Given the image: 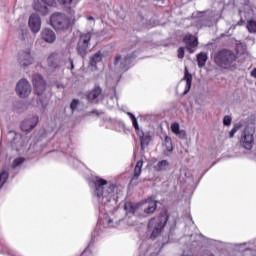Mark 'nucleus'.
Returning a JSON list of instances; mask_svg holds the SVG:
<instances>
[{
  "label": "nucleus",
  "instance_id": "f257e3e1",
  "mask_svg": "<svg viewBox=\"0 0 256 256\" xmlns=\"http://www.w3.org/2000/svg\"><path fill=\"white\" fill-rule=\"evenodd\" d=\"M94 185L93 195L98 198L99 203L108 207V209H115L117 205V196H115L117 186L100 177H96Z\"/></svg>",
  "mask_w": 256,
  "mask_h": 256
},
{
  "label": "nucleus",
  "instance_id": "f03ea898",
  "mask_svg": "<svg viewBox=\"0 0 256 256\" xmlns=\"http://www.w3.org/2000/svg\"><path fill=\"white\" fill-rule=\"evenodd\" d=\"M137 47H139V38L135 36L131 37L127 47L122 50V53H126V55L123 56L119 54L114 58L115 71H118L119 73H126V71L131 69V63H133V59L139 57V50H133L137 49Z\"/></svg>",
  "mask_w": 256,
  "mask_h": 256
},
{
  "label": "nucleus",
  "instance_id": "7ed1b4c3",
  "mask_svg": "<svg viewBox=\"0 0 256 256\" xmlns=\"http://www.w3.org/2000/svg\"><path fill=\"white\" fill-rule=\"evenodd\" d=\"M169 220V216L167 213L162 212L158 216L150 219L148 222V233L150 235V239H157L161 233H163V229L165 225H167V221Z\"/></svg>",
  "mask_w": 256,
  "mask_h": 256
},
{
  "label": "nucleus",
  "instance_id": "20e7f679",
  "mask_svg": "<svg viewBox=\"0 0 256 256\" xmlns=\"http://www.w3.org/2000/svg\"><path fill=\"white\" fill-rule=\"evenodd\" d=\"M47 65L50 69L55 71V69H59V67H66V69H75V65L73 64V59L71 57H65L62 53L54 52L47 58Z\"/></svg>",
  "mask_w": 256,
  "mask_h": 256
},
{
  "label": "nucleus",
  "instance_id": "39448f33",
  "mask_svg": "<svg viewBox=\"0 0 256 256\" xmlns=\"http://www.w3.org/2000/svg\"><path fill=\"white\" fill-rule=\"evenodd\" d=\"M235 61L237 55L231 50L223 49L214 54V63L221 69H231Z\"/></svg>",
  "mask_w": 256,
  "mask_h": 256
},
{
  "label": "nucleus",
  "instance_id": "423d86ee",
  "mask_svg": "<svg viewBox=\"0 0 256 256\" xmlns=\"http://www.w3.org/2000/svg\"><path fill=\"white\" fill-rule=\"evenodd\" d=\"M32 83L35 88L36 94L38 97V107L42 110L45 111L47 109V105H49V102L43 98H41V95L45 93V90L47 89V84L45 82V79H43V76L41 74H35L32 77Z\"/></svg>",
  "mask_w": 256,
  "mask_h": 256
},
{
  "label": "nucleus",
  "instance_id": "0eeeda50",
  "mask_svg": "<svg viewBox=\"0 0 256 256\" xmlns=\"http://www.w3.org/2000/svg\"><path fill=\"white\" fill-rule=\"evenodd\" d=\"M50 25L55 31H69L73 22L64 13L55 12L50 16Z\"/></svg>",
  "mask_w": 256,
  "mask_h": 256
},
{
  "label": "nucleus",
  "instance_id": "6e6552de",
  "mask_svg": "<svg viewBox=\"0 0 256 256\" xmlns=\"http://www.w3.org/2000/svg\"><path fill=\"white\" fill-rule=\"evenodd\" d=\"M89 45H91V32L80 34L79 41L76 47L77 54L85 59L89 53Z\"/></svg>",
  "mask_w": 256,
  "mask_h": 256
},
{
  "label": "nucleus",
  "instance_id": "1a4fd4ad",
  "mask_svg": "<svg viewBox=\"0 0 256 256\" xmlns=\"http://www.w3.org/2000/svg\"><path fill=\"white\" fill-rule=\"evenodd\" d=\"M35 59L33 58V55L31 54V50H21L18 52L17 56V63L19 67H22V69H27L29 65H33V62Z\"/></svg>",
  "mask_w": 256,
  "mask_h": 256
},
{
  "label": "nucleus",
  "instance_id": "9d476101",
  "mask_svg": "<svg viewBox=\"0 0 256 256\" xmlns=\"http://www.w3.org/2000/svg\"><path fill=\"white\" fill-rule=\"evenodd\" d=\"M31 91H32L31 84H29V81H27V79L22 78L21 80L18 81L16 85V93L18 97L25 99L31 95Z\"/></svg>",
  "mask_w": 256,
  "mask_h": 256
},
{
  "label": "nucleus",
  "instance_id": "9b49d317",
  "mask_svg": "<svg viewBox=\"0 0 256 256\" xmlns=\"http://www.w3.org/2000/svg\"><path fill=\"white\" fill-rule=\"evenodd\" d=\"M253 130H249V128H245L242 132L241 143L244 149L251 151L253 149V144L255 143V137L253 136Z\"/></svg>",
  "mask_w": 256,
  "mask_h": 256
},
{
  "label": "nucleus",
  "instance_id": "f8f14e48",
  "mask_svg": "<svg viewBox=\"0 0 256 256\" xmlns=\"http://www.w3.org/2000/svg\"><path fill=\"white\" fill-rule=\"evenodd\" d=\"M183 42L186 45L188 53H195L194 49L199 45V40L197 37L193 36L192 34H187L184 36Z\"/></svg>",
  "mask_w": 256,
  "mask_h": 256
},
{
  "label": "nucleus",
  "instance_id": "ddd939ff",
  "mask_svg": "<svg viewBox=\"0 0 256 256\" xmlns=\"http://www.w3.org/2000/svg\"><path fill=\"white\" fill-rule=\"evenodd\" d=\"M38 123H39V116H32L22 122L21 129L24 132L33 131V129L37 127Z\"/></svg>",
  "mask_w": 256,
  "mask_h": 256
},
{
  "label": "nucleus",
  "instance_id": "4468645a",
  "mask_svg": "<svg viewBox=\"0 0 256 256\" xmlns=\"http://www.w3.org/2000/svg\"><path fill=\"white\" fill-rule=\"evenodd\" d=\"M28 25L32 33H39L41 31V17H39L37 14H32L29 17Z\"/></svg>",
  "mask_w": 256,
  "mask_h": 256
},
{
  "label": "nucleus",
  "instance_id": "2eb2a0df",
  "mask_svg": "<svg viewBox=\"0 0 256 256\" xmlns=\"http://www.w3.org/2000/svg\"><path fill=\"white\" fill-rule=\"evenodd\" d=\"M103 95V89L101 87L96 86L94 89H92L90 92L87 94V100L89 103H99V97Z\"/></svg>",
  "mask_w": 256,
  "mask_h": 256
},
{
  "label": "nucleus",
  "instance_id": "dca6fc26",
  "mask_svg": "<svg viewBox=\"0 0 256 256\" xmlns=\"http://www.w3.org/2000/svg\"><path fill=\"white\" fill-rule=\"evenodd\" d=\"M41 35H42V39L46 43H55V40L57 39V36L55 35V31L49 28L43 29L41 32Z\"/></svg>",
  "mask_w": 256,
  "mask_h": 256
},
{
  "label": "nucleus",
  "instance_id": "f3484780",
  "mask_svg": "<svg viewBox=\"0 0 256 256\" xmlns=\"http://www.w3.org/2000/svg\"><path fill=\"white\" fill-rule=\"evenodd\" d=\"M143 169V160H139L134 168V173L133 176L130 180V184L131 185H137V179H139V177H141V171Z\"/></svg>",
  "mask_w": 256,
  "mask_h": 256
},
{
  "label": "nucleus",
  "instance_id": "a211bd4d",
  "mask_svg": "<svg viewBox=\"0 0 256 256\" xmlns=\"http://www.w3.org/2000/svg\"><path fill=\"white\" fill-rule=\"evenodd\" d=\"M144 213L147 215H151L152 213H155L157 210V201L148 199L143 204Z\"/></svg>",
  "mask_w": 256,
  "mask_h": 256
},
{
  "label": "nucleus",
  "instance_id": "6ab92c4d",
  "mask_svg": "<svg viewBox=\"0 0 256 256\" xmlns=\"http://www.w3.org/2000/svg\"><path fill=\"white\" fill-rule=\"evenodd\" d=\"M183 81H186V88H185L183 95H187V93H189V91H191V83H193V75H191V73H189V70L187 68H185V74L183 77Z\"/></svg>",
  "mask_w": 256,
  "mask_h": 256
},
{
  "label": "nucleus",
  "instance_id": "aec40b11",
  "mask_svg": "<svg viewBox=\"0 0 256 256\" xmlns=\"http://www.w3.org/2000/svg\"><path fill=\"white\" fill-rule=\"evenodd\" d=\"M141 207V204H135L133 202H126L124 204V209L126 211V215H135L137 209Z\"/></svg>",
  "mask_w": 256,
  "mask_h": 256
},
{
  "label": "nucleus",
  "instance_id": "412c9836",
  "mask_svg": "<svg viewBox=\"0 0 256 256\" xmlns=\"http://www.w3.org/2000/svg\"><path fill=\"white\" fill-rule=\"evenodd\" d=\"M138 135L140 139L141 151H144L145 147H147L149 143H151V135L145 133H138Z\"/></svg>",
  "mask_w": 256,
  "mask_h": 256
},
{
  "label": "nucleus",
  "instance_id": "4be33fe9",
  "mask_svg": "<svg viewBox=\"0 0 256 256\" xmlns=\"http://www.w3.org/2000/svg\"><path fill=\"white\" fill-rule=\"evenodd\" d=\"M171 167V164L167 160L159 161L156 165H154V171L161 173V171H167Z\"/></svg>",
  "mask_w": 256,
  "mask_h": 256
},
{
  "label": "nucleus",
  "instance_id": "5701e85b",
  "mask_svg": "<svg viewBox=\"0 0 256 256\" xmlns=\"http://www.w3.org/2000/svg\"><path fill=\"white\" fill-rule=\"evenodd\" d=\"M103 61V54L98 51L90 58L91 67H96L97 63H101Z\"/></svg>",
  "mask_w": 256,
  "mask_h": 256
},
{
  "label": "nucleus",
  "instance_id": "b1692460",
  "mask_svg": "<svg viewBox=\"0 0 256 256\" xmlns=\"http://www.w3.org/2000/svg\"><path fill=\"white\" fill-rule=\"evenodd\" d=\"M34 10L41 13V15H47L49 13L47 6H43L40 2L34 3Z\"/></svg>",
  "mask_w": 256,
  "mask_h": 256
},
{
  "label": "nucleus",
  "instance_id": "393cba45",
  "mask_svg": "<svg viewBox=\"0 0 256 256\" xmlns=\"http://www.w3.org/2000/svg\"><path fill=\"white\" fill-rule=\"evenodd\" d=\"M198 67L201 69L205 67V63H207V54L205 52H201L197 55Z\"/></svg>",
  "mask_w": 256,
  "mask_h": 256
},
{
  "label": "nucleus",
  "instance_id": "a878e982",
  "mask_svg": "<svg viewBox=\"0 0 256 256\" xmlns=\"http://www.w3.org/2000/svg\"><path fill=\"white\" fill-rule=\"evenodd\" d=\"M7 179H9V172L4 170L0 173V189L7 183Z\"/></svg>",
  "mask_w": 256,
  "mask_h": 256
},
{
  "label": "nucleus",
  "instance_id": "bb28decb",
  "mask_svg": "<svg viewBox=\"0 0 256 256\" xmlns=\"http://www.w3.org/2000/svg\"><path fill=\"white\" fill-rule=\"evenodd\" d=\"M138 21L142 25V27H146L147 29L151 28V21L147 18H145L143 15H140L138 17Z\"/></svg>",
  "mask_w": 256,
  "mask_h": 256
},
{
  "label": "nucleus",
  "instance_id": "cd10ccee",
  "mask_svg": "<svg viewBox=\"0 0 256 256\" xmlns=\"http://www.w3.org/2000/svg\"><path fill=\"white\" fill-rule=\"evenodd\" d=\"M246 28L250 33H256V21L253 19L248 20Z\"/></svg>",
  "mask_w": 256,
  "mask_h": 256
},
{
  "label": "nucleus",
  "instance_id": "c85d7f7f",
  "mask_svg": "<svg viewBox=\"0 0 256 256\" xmlns=\"http://www.w3.org/2000/svg\"><path fill=\"white\" fill-rule=\"evenodd\" d=\"M165 145H166L167 151L171 153V151H173V144L171 142V137L169 136L165 137Z\"/></svg>",
  "mask_w": 256,
  "mask_h": 256
},
{
  "label": "nucleus",
  "instance_id": "c756f323",
  "mask_svg": "<svg viewBox=\"0 0 256 256\" xmlns=\"http://www.w3.org/2000/svg\"><path fill=\"white\" fill-rule=\"evenodd\" d=\"M79 107V99H73L72 102L70 103V109L72 113L75 112V110Z\"/></svg>",
  "mask_w": 256,
  "mask_h": 256
},
{
  "label": "nucleus",
  "instance_id": "7c9ffc66",
  "mask_svg": "<svg viewBox=\"0 0 256 256\" xmlns=\"http://www.w3.org/2000/svg\"><path fill=\"white\" fill-rule=\"evenodd\" d=\"M24 162H25V159L16 158L12 163V167L15 169L16 167H19V165H23Z\"/></svg>",
  "mask_w": 256,
  "mask_h": 256
},
{
  "label": "nucleus",
  "instance_id": "2f4dec72",
  "mask_svg": "<svg viewBox=\"0 0 256 256\" xmlns=\"http://www.w3.org/2000/svg\"><path fill=\"white\" fill-rule=\"evenodd\" d=\"M171 131L174 135H177L179 131H181L179 123L175 122L171 125Z\"/></svg>",
  "mask_w": 256,
  "mask_h": 256
},
{
  "label": "nucleus",
  "instance_id": "473e14b6",
  "mask_svg": "<svg viewBox=\"0 0 256 256\" xmlns=\"http://www.w3.org/2000/svg\"><path fill=\"white\" fill-rule=\"evenodd\" d=\"M241 129V126L239 125H234L231 131L229 132V135L231 138L235 137V133H237Z\"/></svg>",
  "mask_w": 256,
  "mask_h": 256
},
{
  "label": "nucleus",
  "instance_id": "72a5a7b5",
  "mask_svg": "<svg viewBox=\"0 0 256 256\" xmlns=\"http://www.w3.org/2000/svg\"><path fill=\"white\" fill-rule=\"evenodd\" d=\"M232 119L230 116H225L224 119H223V124L226 125L227 127H229V125H231L232 123Z\"/></svg>",
  "mask_w": 256,
  "mask_h": 256
},
{
  "label": "nucleus",
  "instance_id": "f704fd0d",
  "mask_svg": "<svg viewBox=\"0 0 256 256\" xmlns=\"http://www.w3.org/2000/svg\"><path fill=\"white\" fill-rule=\"evenodd\" d=\"M183 57H185V48L180 47L178 49V59H183Z\"/></svg>",
  "mask_w": 256,
  "mask_h": 256
},
{
  "label": "nucleus",
  "instance_id": "c9c22d12",
  "mask_svg": "<svg viewBox=\"0 0 256 256\" xmlns=\"http://www.w3.org/2000/svg\"><path fill=\"white\" fill-rule=\"evenodd\" d=\"M176 135L179 139H185L187 137V132H185V130H180Z\"/></svg>",
  "mask_w": 256,
  "mask_h": 256
},
{
  "label": "nucleus",
  "instance_id": "e433bc0d",
  "mask_svg": "<svg viewBox=\"0 0 256 256\" xmlns=\"http://www.w3.org/2000/svg\"><path fill=\"white\" fill-rule=\"evenodd\" d=\"M58 2L60 5H65V7H67V5H71V3H73V0H58Z\"/></svg>",
  "mask_w": 256,
  "mask_h": 256
},
{
  "label": "nucleus",
  "instance_id": "4c0bfd02",
  "mask_svg": "<svg viewBox=\"0 0 256 256\" xmlns=\"http://www.w3.org/2000/svg\"><path fill=\"white\" fill-rule=\"evenodd\" d=\"M133 127L136 129V131H139V123L137 122V118L132 120Z\"/></svg>",
  "mask_w": 256,
  "mask_h": 256
},
{
  "label": "nucleus",
  "instance_id": "58836bf2",
  "mask_svg": "<svg viewBox=\"0 0 256 256\" xmlns=\"http://www.w3.org/2000/svg\"><path fill=\"white\" fill-rule=\"evenodd\" d=\"M43 3H45V5H53L54 0H42Z\"/></svg>",
  "mask_w": 256,
  "mask_h": 256
},
{
  "label": "nucleus",
  "instance_id": "ea45409f",
  "mask_svg": "<svg viewBox=\"0 0 256 256\" xmlns=\"http://www.w3.org/2000/svg\"><path fill=\"white\" fill-rule=\"evenodd\" d=\"M93 114L99 116V112L97 110H92L88 112V115H93Z\"/></svg>",
  "mask_w": 256,
  "mask_h": 256
},
{
  "label": "nucleus",
  "instance_id": "a19ab883",
  "mask_svg": "<svg viewBox=\"0 0 256 256\" xmlns=\"http://www.w3.org/2000/svg\"><path fill=\"white\" fill-rule=\"evenodd\" d=\"M251 77H254V79H256V68H254L251 72H250Z\"/></svg>",
  "mask_w": 256,
  "mask_h": 256
},
{
  "label": "nucleus",
  "instance_id": "79ce46f5",
  "mask_svg": "<svg viewBox=\"0 0 256 256\" xmlns=\"http://www.w3.org/2000/svg\"><path fill=\"white\" fill-rule=\"evenodd\" d=\"M127 115H129L130 119L133 121L134 119H137L135 115H133L131 112H128Z\"/></svg>",
  "mask_w": 256,
  "mask_h": 256
},
{
  "label": "nucleus",
  "instance_id": "37998d69",
  "mask_svg": "<svg viewBox=\"0 0 256 256\" xmlns=\"http://www.w3.org/2000/svg\"><path fill=\"white\" fill-rule=\"evenodd\" d=\"M87 21H95V18H93V16H88Z\"/></svg>",
  "mask_w": 256,
  "mask_h": 256
},
{
  "label": "nucleus",
  "instance_id": "c03bdc74",
  "mask_svg": "<svg viewBox=\"0 0 256 256\" xmlns=\"http://www.w3.org/2000/svg\"><path fill=\"white\" fill-rule=\"evenodd\" d=\"M111 223H113V220L108 219V225H111Z\"/></svg>",
  "mask_w": 256,
  "mask_h": 256
},
{
  "label": "nucleus",
  "instance_id": "a18cd8bd",
  "mask_svg": "<svg viewBox=\"0 0 256 256\" xmlns=\"http://www.w3.org/2000/svg\"><path fill=\"white\" fill-rule=\"evenodd\" d=\"M73 13H75V11L70 9V15H73Z\"/></svg>",
  "mask_w": 256,
  "mask_h": 256
},
{
  "label": "nucleus",
  "instance_id": "49530a36",
  "mask_svg": "<svg viewBox=\"0 0 256 256\" xmlns=\"http://www.w3.org/2000/svg\"><path fill=\"white\" fill-rule=\"evenodd\" d=\"M57 88L61 89V88H63V85H57Z\"/></svg>",
  "mask_w": 256,
  "mask_h": 256
},
{
  "label": "nucleus",
  "instance_id": "de8ad7c7",
  "mask_svg": "<svg viewBox=\"0 0 256 256\" xmlns=\"http://www.w3.org/2000/svg\"><path fill=\"white\" fill-rule=\"evenodd\" d=\"M0 253H3V251H0Z\"/></svg>",
  "mask_w": 256,
  "mask_h": 256
}]
</instances>
